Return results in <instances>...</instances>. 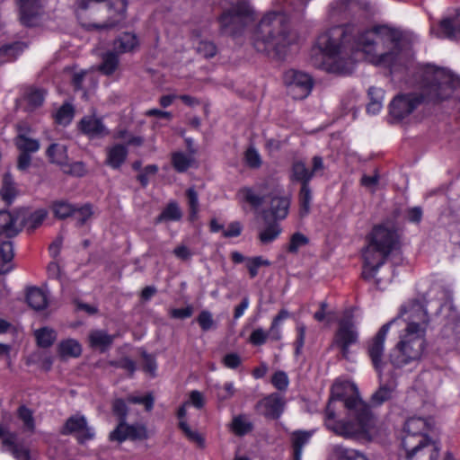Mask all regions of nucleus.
<instances>
[{
    "mask_svg": "<svg viewBox=\"0 0 460 460\" xmlns=\"http://www.w3.org/2000/svg\"><path fill=\"white\" fill-rule=\"evenodd\" d=\"M416 40L412 33L385 25L334 26L318 36L311 59L314 66L341 75L350 74L360 58L393 72L405 66Z\"/></svg>",
    "mask_w": 460,
    "mask_h": 460,
    "instance_id": "f257e3e1",
    "label": "nucleus"
},
{
    "mask_svg": "<svg viewBox=\"0 0 460 460\" xmlns=\"http://www.w3.org/2000/svg\"><path fill=\"white\" fill-rule=\"evenodd\" d=\"M324 423L335 434L349 438L371 434L375 419L358 397L357 386L337 380L332 386Z\"/></svg>",
    "mask_w": 460,
    "mask_h": 460,
    "instance_id": "f03ea898",
    "label": "nucleus"
},
{
    "mask_svg": "<svg viewBox=\"0 0 460 460\" xmlns=\"http://www.w3.org/2000/svg\"><path fill=\"white\" fill-rule=\"evenodd\" d=\"M422 94L416 93L398 94L389 106L390 115L397 120L409 116L424 98L432 102L460 99V77L450 70L427 65L422 71Z\"/></svg>",
    "mask_w": 460,
    "mask_h": 460,
    "instance_id": "7ed1b4c3",
    "label": "nucleus"
},
{
    "mask_svg": "<svg viewBox=\"0 0 460 460\" xmlns=\"http://www.w3.org/2000/svg\"><path fill=\"white\" fill-rule=\"evenodd\" d=\"M397 318L396 324L404 322L405 326L389 351V359L394 367L402 368L418 363L423 355L429 315L421 304L413 302L405 306Z\"/></svg>",
    "mask_w": 460,
    "mask_h": 460,
    "instance_id": "20e7f679",
    "label": "nucleus"
},
{
    "mask_svg": "<svg viewBox=\"0 0 460 460\" xmlns=\"http://www.w3.org/2000/svg\"><path fill=\"white\" fill-rule=\"evenodd\" d=\"M398 246L399 234L394 226L386 224L375 226L367 237V245L362 252V278L373 281L377 288L385 289L392 277H380L379 270Z\"/></svg>",
    "mask_w": 460,
    "mask_h": 460,
    "instance_id": "39448f33",
    "label": "nucleus"
},
{
    "mask_svg": "<svg viewBox=\"0 0 460 460\" xmlns=\"http://www.w3.org/2000/svg\"><path fill=\"white\" fill-rule=\"evenodd\" d=\"M295 39L288 13L276 7L262 15L250 35V42L254 49L267 55L280 54Z\"/></svg>",
    "mask_w": 460,
    "mask_h": 460,
    "instance_id": "423d86ee",
    "label": "nucleus"
},
{
    "mask_svg": "<svg viewBox=\"0 0 460 460\" xmlns=\"http://www.w3.org/2000/svg\"><path fill=\"white\" fill-rule=\"evenodd\" d=\"M228 6H224L218 17L220 32L224 35L236 37L241 34L249 21L255 18V10L249 0H225Z\"/></svg>",
    "mask_w": 460,
    "mask_h": 460,
    "instance_id": "0eeeda50",
    "label": "nucleus"
},
{
    "mask_svg": "<svg viewBox=\"0 0 460 460\" xmlns=\"http://www.w3.org/2000/svg\"><path fill=\"white\" fill-rule=\"evenodd\" d=\"M399 322L398 318H394L388 323L383 324L378 332L373 336L367 343V355L372 362V365L378 376L389 373V366L396 370L388 358L385 359V346L387 334L393 325Z\"/></svg>",
    "mask_w": 460,
    "mask_h": 460,
    "instance_id": "6e6552de",
    "label": "nucleus"
},
{
    "mask_svg": "<svg viewBox=\"0 0 460 460\" xmlns=\"http://www.w3.org/2000/svg\"><path fill=\"white\" fill-rule=\"evenodd\" d=\"M358 341V332L351 314H345L339 322V327L335 333L333 344L338 346L343 358L349 359V346Z\"/></svg>",
    "mask_w": 460,
    "mask_h": 460,
    "instance_id": "1a4fd4ad",
    "label": "nucleus"
},
{
    "mask_svg": "<svg viewBox=\"0 0 460 460\" xmlns=\"http://www.w3.org/2000/svg\"><path fill=\"white\" fill-rule=\"evenodd\" d=\"M112 410L115 415H117L120 422L111 434L110 438L111 440L124 441L128 438H141L146 436V429L142 426H128L124 420L127 415V405L126 402L121 399H117L113 402Z\"/></svg>",
    "mask_w": 460,
    "mask_h": 460,
    "instance_id": "9d476101",
    "label": "nucleus"
},
{
    "mask_svg": "<svg viewBox=\"0 0 460 460\" xmlns=\"http://www.w3.org/2000/svg\"><path fill=\"white\" fill-rule=\"evenodd\" d=\"M283 79L288 93L294 99H305L312 91L313 80L306 73L291 69L285 73Z\"/></svg>",
    "mask_w": 460,
    "mask_h": 460,
    "instance_id": "9b49d317",
    "label": "nucleus"
},
{
    "mask_svg": "<svg viewBox=\"0 0 460 460\" xmlns=\"http://www.w3.org/2000/svg\"><path fill=\"white\" fill-rule=\"evenodd\" d=\"M408 460H438L440 446L437 441L420 439L418 443L406 440L404 447Z\"/></svg>",
    "mask_w": 460,
    "mask_h": 460,
    "instance_id": "f8f14e48",
    "label": "nucleus"
},
{
    "mask_svg": "<svg viewBox=\"0 0 460 460\" xmlns=\"http://www.w3.org/2000/svg\"><path fill=\"white\" fill-rule=\"evenodd\" d=\"M64 434H73L80 443H84L94 438L95 432L93 427L89 426L83 415L71 416L63 428Z\"/></svg>",
    "mask_w": 460,
    "mask_h": 460,
    "instance_id": "ddd939ff",
    "label": "nucleus"
},
{
    "mask_svg": "<svg viewBox=\"0 0 460 460\" xmlns=\"http://www.w3.org/2000/svg\"><path fill=\"white\" fill-rule=\"evenodd\" d=\"M430 423L422 418L411 417L409 418L403 426V437L402 438V445L404 447L406 440L412 443H418L420 439H429L426 433L430 430Z\"/></svg>",
    "mask_w": 460,
    "mask_h": 460,
    "instance_id": "4468645a",
    "label": "nucleus"
},
{
    "mask_svg": "<svg viewBox=\"0 0 460 460\" xmlns=\"http://www.w3.org/2000/svg\"><path fill=\"white\" fill-rule=\"evenodd\" d=\"M286 401L284 396L278 393H272L262 398L257 403L260 414L268 419L277 420L284 411Z\"/></svg>",
    "mask_w": 460,
    "mask_h": 460,
    "instance_id": "2eb2a0df",
    "label": "nucleus"
},
{
    "mask_svg": "<svg viewBox=\"0 0 460 460\" xmlns=\"http://www.w3.org/2000/svg\"><path fill=\"white\" fill-rule=\"evenodd\" d=\"M44 6V0H22L20 3V20L25 26H33Z\"/></svg>",
    "mask_w": 460,
    "mask_h": 460,
    "instance_id": "dca6fc26",
    "label": "nucleus"
},
{
    "mask_svg": "<svg viewBox=\"0 0 460 460\" xmlns=\"http://www.w3.org/2000/svg\"><path fill=\"white\" fill-rule=\"evenodd\" d=\"M79 129L90 138H100L109 134L108 128L102 119L94 115H87L79 122Z\"/></svg>",
    "mask_w": 460,
    "mask_h": 460,
    "instance_id": "f3484780",
    "label": "nucleus"
},
{
    "mask_svg": "<svg viewBox=\"0 0 460 460\" xmlns=\"http://www.w3.org/2000/svg\"><path fill=\"white\" fill-rule=\"evenodd\" d=\"M430 33L438 38H460V11L455 17L442 20L438 30L431 27Z\"/></svg>",
    "mask_w": 460,
    "mask_h": 460,
    "instance_id": "a211bd4d",
    "label": "nucleus"
},
{
    "mask_svg": "<svg viewBox=\"0 0 460 460\" xmlns=\"http://www.w3.org/2000/svg\"><path fill=\"white\" fill-rule=\"evenodd\" d=\"M357 5L355 0H336L330 4L328 19L332 22L344 20L349 14L350 10Z\"/></svg>",
    "mask_w": 460,
    "mask_h": 460,
    "instance_id": "6ab92c4d",
    "label": "nucleus"
},
{
    "mask_svg": "<svg viewBox=\"0 0 460 460\" xmlns=\"http://www.w3.org/2000/svg\"><path fill=\"white\" fill-rule=\"evenodd\" d=\"M275 196L271 198L270 212L275 219H284L288 214L290 199L288 196L280 195L281 191L278 187L274 189Z\"/></svg>",
    "mask_w": 460,
    "mask_h": 460,
    "instance_id": "aec40b11",
    "label": "nucleus"
},
{
    "mask_svg": "<svg viewBox=\"0 0 460 460\" xmlns=\"http://www.w3.org/2000/svg\"><path fill=\"white\" fill-rule=\"evenodd\" d=\"M384 376L385 374L378 376L379 388L371 397L372 402L376 405L392 399L397 385L394 380L385 381Z\"/></svg>",
    "mask_w": 460,
    "mask_h": 460,
    "instance_id": "412c9836",
    "label": "nucleus"
},
{
    "mask_svg": "<svg viewBox=\"0 0 460 460\" xmlns=\"http://www.w3.org/2000/svg\"><path fill=\"white\" fill-rule=\"evenodd\" d=\"M114 338V335H111L103 330H93L88 335L90 347L102 352L107 350L111 346Z\"/></svg>",
    "mask_w": 460,
    "mask_h": 460,
    "instance_id": "4be33fe9",
    "label": "nucleus"
},
{
    "mask_svg": "<svg viewBox=\"0 0 460 460\" xmlns=\"http://www.w3.org/2000/svg\"><path fill=\"white\" fill-rule=\"evenodd\" d=\"M268 186H256V190L244 187L238 191V197L241 200L245 201L252 207H260L265 199L264 189Z\"/></svg>",
    "mask_w": 460,
    "mask_h": 460,
    "instance_id": "5701e85b",
    "label": "nucleus"
},
{
    "mask_svg": "<svg viewBox=\"0 0 460 460\" xmlns=\"http://www.w3.org/2000/svg\"><path fill=\"white\" fill-rule=\"evenodd\" d=\"M16 438H4V447H7V451L13 456L15 460H34V456L27 447L22 444L16 443Z\"/></svg>",
    "mask_w": 460,
    "mask_h": 460,
    "instance_id": "b1692460",
    "label": "nucleus"
},
{
    "mask_svg": "<svg viewBox=\"0 0 460 460\" xmlns=\"http://www.w3.org/2000/svg\"><path fill=\"white\" fill-rule=\"evenodd\" d=\"M128 149L125 146L116 144L107 148L106 164L113 169H118L125 162Z\"/></svg>",
    "mask_w": 460,
    "mask_h": 460,
    "instance_id": "393cba45",
    "label": "nucleus"
},
{
    "mask_svg": "<svg viewBox=\"0 0 460 460\" xmlns=\"http://www.w3.org/2000/svg\"><path fill=\"white\" fill-rule=\"evenodd\" d=\"M47 156L49 161L60 166L62 169L68 162L66 146L61 144H51L47 149Z\"/></svg>",
    "mask_w": 460,
    "mask_h": 460,
    "instance_id": "a878e982",
    "label": "nucleus"
},
{
    "mask_svg": "<svg viewBox=\"0 0 460 460\" xmlns=\"http://www.w3.org/2000/svg\"><path fill=\"white\" fill-rule=\"evenodd\" d=\"M27 302L34 310H43L48 305V296L42 289L31 288L27 292Z\"/></svg>",
    "mask_w": 460,
    "mask_h": 460,
    "instance_id": "bb28decb",
    "label": "nucleus"
},
{
    "mask_svg": "<svg viewBox=\"0 0 460 460\" xmlns=\"http://www.w3.org/2000/svg\"><path fill=\"white\" fill-rule=\"evenodd\" d=\"M253 429V424L249 417L243 414L234 416L230 423L231 431L239 437L250 433Z\"/></svg>",
    "mask_w": 460,
    "mask_h": 460,
    "instance_id": "cd10ccee",
    "label": "nucleus"
},
{
    "mask_svg": "<svg viewBox=\"0 0 460 460\" xmlns=\"http://www.w3.org/2000/svg\"><path fill=\"white\" fill-rule=\"evenodd\" d=\"M369 102L367 111L369 114L376 115L383 108L385 92L381 88L370 87L368 89Z\"/></svg>",
    "mask_w": 460,
    "mask_h": 460,
    "instance_id": "c85d7f7f",
    "label": "nucleus"
},
{
    "mask_svg": "<svg viewBox=\"0 0 460 460\" xmlns=\"http://www.w3.org/2000/svg\"><path fill=\"white\" fill-rule=\"evenodd\" d=\"M58 353L63 358H77L82 353V347L77 341L66 339L58 344Z\"/></svg>",
    "mask_w": 460,
    "mask_h": 460,
    "instance_id": "c756f323",
    "label": "nucleus"
},
{
    "mask_svg": "<svg viewBox=\"0 0 460 460\" xmlns=\"http://www.w3.org/2000/svg\"><path fill=\"white\" fill-rule=\"evenodd\" d=\"M312 435V431H296L292 434L295 460H301L303 447L309 442Z\"/></svg>",
    "mask_w": 460,
    "mask_h": 460,
    "instance_id": "7c9ffc66",
    "label": "nucleus"
},
{
    "mask_svg": "<svg viewBox=\"0 0 460 460\" xmlns=\"http://www.w3.org/2000/svg\"><path fill=\"white\" fill-rule=\"evenodd\" d=\"M313 178L312 172L302 161H296L292 165L291 180L301 182L302 185L309 184Z\"/></svg>",
    "mask_w": 460,
    "mask_h": 460,
    "instance_id": "2f4dec72",
    "label": "nucleus"
},
{
    "mask_svg": "<svg viewBox=\"0 0 460 460\" xmlns=\"http://www.w3.org/2000/svg\"><path fill=\"white\" fill-rule=\"evenodd\" d=\"M194 151L190 154L183 152H175L172 155V164L174 169L179 172L187 171L194 163Z\"/></svg>",
    "mask_w": 460,
    "mask_h": 460,
    "instance_id": "473e14b6",
    "label": "nucleus"
},
{
    "mask_svg": "<svg viewBox=\"0 0 460 460\" xmlns=\"http://www.w3.org/2000/svg\"><path fill=\"white\" fill-rule=\"evenodd\" d=\"M24 46L21 42L4 45L0 48V64L14 61L23 51Z\"/></svg>",
    "mask_w": 460,
    "mask_h": 460,
    "instance_id": "72a5a7b5",
    "label": "nucleus"
},
{
    "mask_svg": "<svg viewBox=\"0 0 460 460\" xmlns=\"http://www.w3.org/2000/svg\"><path fill=\"white\" fill-rule=\"evenodd\" d=\"M34 336L37 345L40 348L50 347L57 339V332L54 329L49 327L35 330Z\"/></svg>",
    "mask_w": 460,
    "mask_h": 460,
    "instance_id": "f704fd0d",
    "label": "nucleus"
},
{
    "mask_svg": "<svg viewBox=\"0 0 460 460\" xmlns=\"http://www.w3.org/2000/svg\"><path fill=\"white\" fill-rule=\"evenodd\" d=\"M138 44L137 36L132 33H124L114 41V49L119 53L132 51Z\"/></svg>",
    "mask_w": 460,
    "mask_h": 460,
    "instance_id": "c9c22d12",
    "label": "nucleus"
},
{
    "mask_svg": "<svg viewBox=\"0 0 460 460\" xmlns=\"http://www.w3.org/2000/svg\"><path fill=\"white\" fill-rule=\"evenodd\" d=\"M205 400L203 394L197 391H191L189 395V400L185 402L178 410V419H183L187 414V407L192 405L197 409H201L204 406Z\"/></svg>",
    "mask_w": 460,
    "mask_h": 460,
    "instance_id": "e433bc0d",
    "label": "nucleus"
},
{
    "mask_svg": "<svg viewBox=\"0 0 460 460\" xmlns=\"http://www.w3.org/2000/svg\"><path fill=\"white\" fill-rule=\"evenodd\" d=\"M15 145L22 153H35L40 149L39 140L31 138L22 132H19L15 139Z\"/></svg>",
    "mask_w": 460,
    "mask_h": 460,
    "instance_id": "4c0bfd02",
    "label": "nucleus"
},
{
    "mask_svg": "<svg viewBox=\"0 0 460 460\" xmlns=\"http://www.w3.org/2000/svg\"><path fill=\"white\" fill-rule=\"evenodd\" d=\"M281 227L277 222H271L262 227L259 232V239L261 243L268 244L276 240L281 234Z\"/></svg>",
    "mask_w": 460,
    "mask_h": 460,
    "instance_id": "58836bf2",
    "label": "nucleus"
},
{
    "mask_svg": "<svg viewBox=\"0 0 460 460\" xmlns=\"http://www.w3.org/2000/svg\"><path fill=\"white\" fill-rule=\"evenodd\" d=\"M16 193V188L12 176L9 173H5L4 175L2 188L0 190V196L2 199L10 204L14 199Z\"/></svg>",
    "mask_w": 460,
    "mask_h": 460,
    "instance_id": "ea45409f",
    "label": "nucleus"
},
{
    "mask_svg": "<svg viewBox=\"0 0 460 460\" xmlns=\"http://www.w3.org/2000/svg\"><path fill=\"white\" fill-rule=\"evenodd\" d=\"M333 452L339 460H368L367 456L359 451L342 446H336Z\"/></svg>",
    "mask_w": 460,
    "mask_h": 460,
    "instance_id": "a19ab883",
    "label": "nucleus"
},
{
    "mask_svg": "<svg viewBox=\"0 0 460 460\" xmlns=\"http://www.w3.org/2000/svg\"><path fill=\"white\" fill-rule=\"evenodd\" d=\"M312 190L309 184H304L301 186L299 191V204H300V215L305 217L310 212V207L312 202Z\"/></svg>",
    "mask_w": 460,
    "mask_h": 460,
    "instance_id": "79ce46f5",
    "label": "nucleus"
},
{
    "mask_svg": "<svg viewBox=\"0 0 460 460\" xmlns=\"http://www.w3.org/2000/svg\"><path fill=\"white\" fill-rule=\"evenodd\" d=\"M181 211L175 202L169 203L163 210L161 215L156 218L157 223L163 221H178L181 218Z\"/></svg>",
    "mask_w": 460,
    "mask_h": 460,
    "instance_id": "37998d69",
    "label": "nucleus"
},
{
    "mask_svg": "<svg viewBox=\"0 0 460 460\" xmlns=\"http://www.w3.org/2000/svg\"><path fill=\"white\" fill-rule=\"evenodd\" d=\"M179 427L184 433V435L188 438L189 440L195 442L199 447L203 448L205 447V439L197 431L190 429L185 418L179 419Z\"/></svg>",
    "mask_w": 460,
    "mask_h": 460,
    "instance_id": "c03bdc74",
    "label": "nucleus"
},
{
    "mask_svg": "<svg viewBox=\"0 0 460 460\" xmlns=\"http://www.w3.org/2000/svg\"><path fill=\"white\" fill-rule=\"evenodd\" d=\"M75 206L65 200H58L53 203L52 210L56 217L59 219L73 216Z\"/></svg>",
    "mask_w": 460,
    "mask_h": 460,
    "instance_id": "a18cd8bd",
    "label": "nucleus"
},
{
    "mask_svg": "<svg viewBox=\"0 0 460 460\" xmlns=\"http://www.w3.org/2000/svg\"><path fill=\"white\" fill-rule=\"evenodd\" d=\"M311 0H272V7L282 8L288 13V9L303 10Z\"/></svg>",
    "mask_w": 460,
    "mask_h": 460,
    "instance_id": "49530a36",
    "label": "nucleus"
},
{
    "mask_svg": "<svg viewBox=\"0 0 460 460\" xmlns=\"http://www.w3.org/2000/svg\"><path fill=\"white\" fill-rule=\"evenodd\" d=\"M75 111L71 104H63L55 115V120L60 125H68L74 118Z\"/></svg>",
    "mask_w": 460,
    "mask_h": 460,
    "instance_id": "de8ad7c7",
    "label": "nucleus"
},
{
    "mask_svg": "<svg viewBox=\"0 0 460 460\" xmlns=\"http://www.w3.org/2000/svg\"><path fill=\"white\" fill-rule=\"evenodd\" d=\"M44 98H45V92L43 90H41V89L30 90L25 96L28 110L32 111V110L40 107L43 103Z\"/></svg>",
    "mask_w": 460,
    "mask_h": 460,
    "instance_id": "09e8293b",
    "label": "nucleus"
},
{
    "mask_svg": "<svg viewBox=\"0 0 460 460\" xmlns=\"http://www.w3.org/2000/svg\"><path fill=\"white\" fill-rule=\"evenodd\" d=\"M84 81H89L93 88L96 86V81L94 80L92 73L82 70L73 75L72 82L75 90H84Z\"/></svg>",
    "mask_w": 460,
    "mask_h": 460,
    "instance_id": "8fccbe9b",
    "label": "nucleus"
},
{
    "mask_svg": "<svg viewBox=\"0 0 460 460\" xmlns=\"http://www.w3.org/2000/svg\"><path fill=\"white\" fill-rule=\"evenodd\" d=\"M118 64V57L114 53L109 52L103 56L99 69L105 75H111L117 69Z\"/></svg>",
    "mask_w": 460,
    "mask_h": 460,
    "instance_id": "3c124183",
    "label": "nucleus"
},
{
    "mask_svg": "<svg viewBox=\"0 0 460 460\" xmlns=\"http://www.w3.org/2000/svg\"><path fill=\"white\" fill-rule=\"evenodd\" d=\"M196 50L199 54L203 56L206 58H213L217 54V47L216 45L208 40H198L199 35H196Z\"/></svg>",
    "mask_w": 460,
    "mask_h": 460,
    "instance_id": "603ef678",
    "label": "nucleus"
},
{
    "mask_svg": "<svg viewBox=\"0 0 460 460\" xmlns=\"http://www.w3.org/2000/svg\"><path fill=\"white\" fill-rule=\"evenodd\" d=\"M270 261L267 259H264L261 256H256L252 258H248L246 260V267L249 270V274L251 278H255L258 275V270L261 266H270Z\"/></svg>",
    "mask_w": 460,
    "mask_h": 460,
    "instance_id": "864d4df0",
    "label": "nucleus"
},
{
    "mask_svg": "<svg viewBox=\"0 0 460 460\" xmlns=\"http://www.w3.org/2000/svg\"><path fill=\"white\" fill-rule=\"evenodd\" d=\"M186 195L190 208V219L194 221L197 218L199 210L198 193L193 188H190L187 190Z\"/></svg>",
    "mask_w": 460,
    "mask_h": 460,
    "instance_id": "5fc2aeb1",
    "label": "nucleus"
},
{
    "mask_svg": "<svg viewBox=\"0 0 460 460\" xmlns=\"http://www.w3.org/2000/svg\"><path fill=\"white\" fill-rule=\"evenodd\" d=\"M47 211L45 209H38L31 213L25 221V226L31 230L39 227L47 217Z\"/></svg>",
    "mask_w": 460,
    "mask_h": 460,
    "instance_id": "6e6d98bb",
    "label": "nucleus"
},
{
    "mask_svg": "<svg viewBox=\"0 0 460 460\" xmlns=\"http://www.w3.org/2000/svg\"><path fill=\"white\" fill-rule=\"evenodd\" d=\"M271 384L277 390L285 392L289 385V378L286 372L279 370L272 376Z\"/></svg>",
    "mask_w": 460,
    "mask_h": 460,
    "instance_id": "4d7b16f0",
    "label": "nucleus"
},
{
    "mask_svg": "<svg viewBox=\"0 0 460 460\" xmlns=\"http://www.w3.org/2000/svg\"><path fill=\"white\" fill-rule=\"evenodd\" d=\"M307 243L308 238L305 234L295 233L290 238L288 250L289 252L296 253L301 247L306 245Z\"/></svg>",
    "mask_w": 460,
    "mask_h": 460,
    "instance_id": "13d9d810",
    "label": "nucleus"
},
{
    "mask_svg": "<svg viewBox=\"0 0 460 460\" xmlns=\"http://www.w3.org/2000/svg\"><path fill=\"white\" fill-rule=\"evenodd\" d=\"M14 256L13 245L11 241L2 242L0 244V258L4 264H8L12 261Z\"/></svg>",
    "mask_w": 460,
    "mask_h": 460,
    "instance_id": "bf43d9fd",
    "label": "nucleus"
},
{
    "mask_svg": "<svg viewBox=\"0 0 460 460\" xmlns=\"http://www.w3.org/2000/svg\"><path fill=\"white\" fill-rule=\"evenodd\" d=\"M235 392L233 382H226L223 385L217 386V396L220 401H226L234 396Z\"/></svg>",
    "mask_w": 460,
    "mask_h": 460,
    "instance_id": "052dcab7",
    "label": "nucleus"
},
{
    "mask_svg": "<svg viewBox=\"0 0 460 460\" xmlns=\"http://www.w3.org/2000/svg\"><path fill=\"white\" fill-rule=\"evenodd\" d=\"M92 214V208L88 205H85L81 208H75L73 217L79 225H84L91 217Z\"/></svg>",
    "mask_w": 460,
    "mask_h": 460,
    "instance_id": "680f3d73",
    "label": "nucleus"
},
{
    "mask_svg": "<svg viewBox=\"0 0 460 460\" xmlns=\"http://www.w3.org/2000/svg\"><path fill=\"white\" fill-rule=\"evenodd\" d=\"M244 157L246 164L252 168H259L261 164V155L254 147L248 148Z\"/></svg>",
    "mask_w": 460,
    "mask_h": 460,
    "instance_id": "e2e57ef3",
    "label": "nucleus"
},
{
    "mask_svg": "<svg viewBox=\"0 0 460 460\" xmlns=\"http://www.w3.org/2000/svg\"><path fill=\"white\" fill-rule=\"evenodd\" d=\"M19 418L23 422L24 427L28 430H33L34 429V420L32 417V412L28 408L22 406L19 408L18 411Z\"/></svg>",
    "mask_w": 460,
    "mask_h": 460,
    "instance_id": "0e129e2a",
    "label": "nucleus"
},
{
    "mask_svg": "<svg viewBox=\"0 0 460 460\" xmlns=\"http://www.w3.org/2000/svg\"><path fill=\"white\" fill-rule=\"evenodd\" d=\"M200 328L207 332L214 326L212 314L209 311H201L197 319Z\"/></svg>",
    "mask_w": 460,
    "mask_h": 460,
    "instance_id": "69168bd1",
    "label": "nucleus"
},
{
    "mask_svg": "<svg viewBox=\"0 0 460 460\" xmlns=\"http://www.w3.org/2000/svg\"><path fill=\"white\" fill-rule=\"evenodd\" d=\"M222 362L226 367L235 369L242 364V358L239 354L232 352L226 354Z\"/></svg>",
    "mask_w": 460,
    "mask_h": 460,
    "instance_id": "338daca9",
    "label": "nucleus"
},
{
    "mask_svg": "<svg viewBox=\"0 0 460 460\" xmlns=\"http://www.w3.org/2000/svg\"><path fill=\"white\" fill-rule=\"evenodd\" d=\"M65 173L72 174L75 176H83L85 173L84 164L81 162H76L73 164H66V166H64L61 169Z\"/></svg>",
    "mask_w": 460,
    "mask_h": 460,
    "instance_id": "774afa93",
    "label": "nucleus"
}]
</instances>
